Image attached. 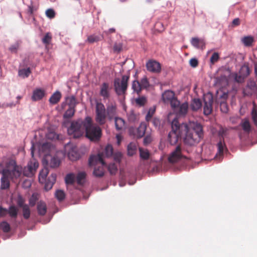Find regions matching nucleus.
<instances>
[{
	"label": "nucleus",
	"instance_id": "obj_12",
	"mask_svg": "<svg viewBox=\"0 0 257 257\" xmlns=\"http://www.w3.org/2000/svg\"><path fill=\"white\" fill-rule=\"evenodd\" d=\"M112 86L108 82H103L99 86V95L103 100L108 99L111 95Z\"/></svg>",
	"mask_w": 257,
	"mask_h": 257
},
{
	"label": "nucleus",
	"instance_id": "obj_7",
	"mask_svg": "<svg viewBox=\"0 0 257 257\" xmlns=\"http://www.w3.org/2000/svg\"><path fill=\"white\" fill-rule=\"evenodd\" d=\"M181 125L177 117H175L171 122L172 131L168 135V141L171 145L177 144L179 138L183 133V130L181 128Z\"/></svg>",
	"mask_w": 257,
	"mask_h": 257
},
{
	"label": "nucleus",
	"instance_id": "obj_28",
	"mask_svg": "<svg viewBox=\"0 0 257 257\" xmlns=\"http://www.w3.org/2000/svg\"><path fill=\"white\" fill-rule=\"evenodd\" d=\"M103 38V36L100 37L98 35H96V34H92L87 37V38L86 40V42H87L90 44H92L95 42H97L100 41Z\"/></svg>",
	"mask_w": 257,
	"mask_h": 257
},
{
	"label": "nucleus",
	"instance_id": "obj_9",
	"mask_svg": "<svg viewBox=\"0 0 257 257\" xmlns=\"http://www.w3.org/2000/svg\"><path fill=\"white\" fill-rule=\"evenodd\" d=\"M162 98L164 103H170L171 107H176L179 104V100L175 97L173 91H165L162 94Z\"/></svg>",
	"mask_w": 257,
	"mask_h": 257
},
{
	"label": "nucleus",
	"instance_id": "obj_13",
	"mask_svg": "<svg viewBox=\"0 0 257 257\" xmlns=\"http://www.w3.org/2000/svg\"><path fill=\"white\" fill-rule=\"evenodd\" d=\"M39 164L35 161H32L28 163L27 167H25L23 174L25 176L32 177L35 173Z\"/></svg>",
	"mask_w": 257,
	"mask_h": 257
},
{
	"label": "nucleus",
	"instance_id": "obj_41",
	"mask_svg": "<svg viewBox=\"0 0 257 257\" xmlns=\"http://www.w3.org/2000/svg\"><path fill=\"white\" fill-rule=\"evenodd\" d=\"M21 43L17 41L14 44L12 45L9 48V51L12 53H17L19 49Z\"/></svg>",
	"mask_w": 257,
	"mask_h": 257
},
{
	"label": "nucleus",
	"instance_id": "obj_45",
	"mask_svg": "<svg viewBox=\"0 0 257 257\" xmlns=\"http://www.w3.org/2000/svg\"><path fill=\"white\" fill-rule=\"evenodd\" d=\"M56 198L59 201H61L65 199V194L63 190H58L55 194Z\"/></svg>",
	"mask_w": 257,
	"mask_h": 257
},
{
	"label": "nucleus",
	"instance_id": "obj_1",
	"mask_svg": "<svg viewBox=\"0 0 257 257\" xmlns=\"http://www.w3.org/2000/svg\"><path fill=\"white\" fill-rule=\"evenodd\" d=\"M181 128L186 132L184 142L189 146H194L200 142L203 137L202 126L198 123L192 122L189 125L182 123Z\"/></svg>",
	"mask_w": 257,
	"mask_h": 257
},
{
	"label": "nucleus",
	"instance_id": "obj_10",
	"mask_svg": "<svg viewBox=\"0 0 257 257\" xmlns=\"http://www.w3.org/2000/svg\"><path fill=\"white\" fill-rule=\"evenodd\" d=\"M9 214L12 219H16L18 215V209L14 205H11L8 209L0 207V217H5Z\"/></svg>",
	"mask_w": 257,
	"mask_h": 257
},
{
	"label": "nucleus",
	"instance_id": "obj_15",
	"mask_svg": "<svg viewBox=\"0 0 257 257\" xmlns=\"http://www.w3.org/2000/svg\"><path fill=\"white\" fill-rule=\"evenodd\" d=\"M257 90V86L255 82L252 79H249L247 81L246 86L243 89V94L244 95H251Z\"/></svg>",
	"mask_w": 257,
	"mask_h": 257
},
{
	"label": "nucleus",
	"instance_id": "obj_30",
	"mask_svg": "<svg viewBox=\"0 0 257 257\" xmlns=\"http://www.w3.org/2000/svg\"><path fill=\"white\" fill-rule=\"evenodd\" d=\"M66 102L69 107L74 108H75L78 103L76 97L73 95L67 97L66 98Z\"/></svg>",
	"mask_w": 257,
	"mask_h": 257
},
{
	"label": "nucleus",
	"instance_id": "obj_53",
	"mask_svg": "<svg viewBox=\"0 0 257 257\" xmlns=\"http://www.w3.org/2000/svg\"><path fill=\"white\" fill-rule=\"evenodd\" d=\"M68 157L72 161H76L79 159V155L78 153L71 151L68 153Z\"/></svg>",
	"mask_w": 257,
	"mask_h": 257
},
{
	"label": "nucleus",
	"instance_id": "obj_55",
	"mask_svg": "<svg viewBox=\"0 0 257 257\" xmlns=\"http://www.w3.org/2000/svg\"><path fill=\"white\" fill-rule=\"evenodd\" d=\"M38 200L37 195L36 194H33L32 196L29 199V204L31 206L33 207L36 204V201Z\"/></svg>",
	"mask_w": 257,
	"mask_h": 257
},
{
	"label": "nucleus",
	"instance_id": "obj_33",
	"mask_svg": "<svg viewBox=\"0 0 257 257\" xmlns=\"http://www.w3.org/2000/svg\"><path fill=\"white\" fill-rule=\"evenodd\" d=\"M86 174L84 172H79L76 176V181L77 184L83 185L85 182Z\"/></svg>",
	"mask_w": 257,
	"mask_h": 257
},
{
	"label": "nucleus",
	"instance_id": "obj_52",
	"mask_svg": "<svg viewBox=\"0 0 257 257\" xmlns=\"http://www.w3.org/2000/svg\"><path fill=\"white\" fill-rule=\"evenodd\" d=\"M132 88L135 91L139 92L142 89L140 82L137 80L134 81L132 84Z\"/></svg>",
	"mask_w": 257,
	"mask_h": 257
},
{
	"label": "nucleus",
	"instance_id": "obj_34",
	"mask_svg": "<svg viewBox=\"0 0 257 257\" xmlns=\"http://www.w3.org/2000/svg\"><path fill=\"white\" fill-rule=\"evenodd\" d=\"M202 106L201 101L199 99H194L191 105L193 110L196 111L200 109Z\"/></svg>",
	"mask_w": 257,
	"mask_h": 257
},
{
	"label": "nucleus",
	"instance_id": "obj_58",
	"mask_svg": "<svg viewBox=\"0 0 257 257\" xmlns=\"http://www.w3.org/2000/svg\"><path fill=\"white\" fill-rule=\"evenodd\" d=\"M251 117L254 124L257 126V110L254 107L251 111Z\"/></svg>",
	"mask_w": 257,
	"mask_h": 257
},
{
	"label": "nucleus",
	"instance_id": "obj_14",
	"mask_svg": "<svg viewBox=\"0 0 257 257\" xmlns=\"http://www.w3.org/2000/svg\"><path fill=\"white\" fill-rule=\"evenodd\" d=\"M182 152V150L181 146H177L175 150L168 157V161L172 163L177 162L184 157Z\"/></svg>",
	"mask_w": 257,
	"mask_h": 257
},
{
	"label": "nucleus",
	"instance_id": "obj_42",
	"mask_svg": "<svg viewBox=\"0 0 257 257\" xmlns=\"http://www.w3.org/2000/svg\"><path fill=\"white\" fill-rule=\"evenodd\" d=\"M75 176L72 173L67 174L65 178V183L67 184H73L74 183Z\"/></svg>",
	"mask_w": 257,
	"mask_h": 257
},
{
	"label": "nucleus",
	"instance_id": "obj_29",
	"mask_svg": "<svg viewBox=\"0 0 257 257\" xmlns=\"http://www.w3.org/2000/svg\"><path fill=\"white\" fill-rule=\"evenodd\" d=\"M137 149V145L134 143H130L127 148V155L129 156H133L136 153Z\"/></svg>",
	"mask_w": 257,
	"mask_h": 257
},
{
	"label": "nucleus",
	"instance_id": "obj_59",
	"mask_svg": "<svg viewBox=\"0 0 257 257\" xmlns=\"http://www.w3.org/2000/svg\"><path fill=\"white\" fill-rule=\"evenodd\" d=\"M141 88H146L149 86V82L146 77L143 78L140 82Z\"/></svg>",
	"mask_w": 257,
	"mask_h": 257
},
{
	"label": "nucleus",
	"instance_id": "obj_60",
	"mask_svg": "<svg viewBox=\"0 0 257 257\" xmlns=\"http://www.w3.org/2000/svg\"><path fill=\"white\" fill-rule=\"evenodd\" d=\"M155 109H150L146 116V120L147 121H150L151 118H152L154 113H155Z\"/></svg>",
	"mask_w": 257,
	"mask_h": 257
},
{
	"label": "nucleus",
	"instance_id": "obj_4",
	"mask_svg": "<svg viewBox=\"0 0 257 257\" xmlns=\"http://www.w3.org/2000/svg\"><path fill=\"white\" fill-rule=\"evenodd\" d=\"M103 155L101 153L97 155H92L89 159V165L94 166L93 174L96 177H101L104 174V166L105 163L103 161Z\"/></svg>",
	"mask_w": 257,
	"mask_h": 257
},
{
	"label": "nucleus",
	"instance_id": "obj_24",
	"mask_svg": "<svg viewBox=\"0 0 257 257\" xmlns=\"http://www.w3.org/2000/svg\"><path fill=\"white\" fill-rule=\"evenodd\" d=\"M61 98V94L59 91L53 93L49 98V102L52 104H56L59 102Z\"/></svg>",
	"mask_w": 257,
	"mask_h": 257
},
{
	"label": "nucleus",
	"instance_id": "obj_31",
	"mask_svg": "<svg viewBox=\"0 0 257 257\" xmlns=\"http://www.w3.org/2000/svg\"><path fill=\"white\" fill-rule=\"evenodd\" d=\"M49 173L48 168L45 167L39 173V180L40 183H44Z\"/></svg>",
	"mask_w": 257,
	"mask_h": 257
},
{
	"label": "nucleus",
	"instance_id": "obj_50",
	"mask_svg": "<svg viewBox=\"0 0 257 257\" xmlns=\"http://www.w3.org/2000/svg\"><path fill=\"white\" fill-rule=\"evenodd\" d=\"M220 110L223 113H227L228 110L227 104L225 101H220Z\"/></svg>",
	"mask_w": 257,
	"mask_h": 257
},
{
	"label": "nucleus",
	"instance_id": "obj_36",
	"mask_svg": "<svg viewBox=\"0 0 257 257\" xmlns=\"http://www.w3.org/2000/svg\"><path fill=\"white\" fill-rule=\"evenodd\" d=\"M253 38L252 36H245L242 38L241 42L244 46L247 47L251 46L253 42Z\"/></svg>",
	"mask_w": 257,
	"mask_h": 257
},
{
	"label": "nucleus",
	"instance_id": "obj_11",
	"mask_svg": "<svg viewBox=\"0 0 257 257\" xmlns=\"http://www.w3.org/2000/svg\"><path fill=\"white\" fill-rule=\"evenodd\" d=\"M204 114L206 115L210 114L212 111V104L213 102V95L211 93L206 94L204 97Z\"/></svg>",
	"mask_w": 257,
	"mask_h": 257
},
{
	"label": "nucleus",
	"instance_id": "obj_20",
	"mask_svg": "<svg viewBox=\"0 0 257 257\" xmlns=\"http://www.w3.org/2000/svg\"><path fill=\"white\" fill-rule=\"evenodd\" d=\"M49 157L50 156L46 157L48 166H49L51 168H55L58 167L60 164V161L58 158L56 156H54L53 157H51V159L49 161L48 159V157Z\"/></svg>",
	"mask_w": 257,
	"mask_h": 257
},
{
	"label": "nucleus",
	"instance_id": "obj_38",
	"mask_svg": "<svg viewBox=\"0 0 257 257\" xmlns=\"http://www.w3.org/2000/svg\"><path fill=\"white\" fill-rule=\"evenodd\" d=\"M22 208L24 218L26 219H28L31 215V210L29 205H25Z\"/></svg>",
	"mask_w": 257,
	"mask_h": 257
},
{
	"label": "nucleus",
	"instance_id": "obj_8",
	"mask_svg": "<svg viewBox=\"0 0 257 257\" xmlns=\"http://www.w3.org/2000/svg\"><path fill=\"white\" fill-rule=\"evenodd\" d=\"M129 78V75H124L122 76L121 79L118 78L114 79L113 86L115 92L117 95H121L125 93L128 86Z\"/></svg>",
	"mask_w": 257,
	"mask_h": 257
},
{
	"label": "nucleus",
	"instance_id": "obj_6",
	"mask_svg": "<svg viewBox=\"0 0 257 257\" xmlns=\"http://www.w3.org/2000/svg\"><path fill=\"white\" fill-rule=\"evenodd\" d=\"M85 127V119H79L71 122V125L68 128V134L74 138L81 137L84 132Z\"/></svg>",
	"mask_w": 257,
	"mask_h": 257
},
{
	"label": "nucleus",
	"instance_id": "obj_16",
	"mask_svg": "<svg viewBox=\"0 0 257 257\" xmlns=\"http://www.w3.org/2000/svg\"><path fill=\"white\" fill-rule=\"evenodd\" d=\"M146 67L149 71L153 73H158L160 72L161 70V64L153 60H149L146 63Z\"/></svg>",
	"mask_w": 257,
	"mask_h": 257
},
{
	"label": "nucleus",
	"instance_id": "obj_3",
	"mask_svg": "<svg viewBox=\"0 0 257 257\" xmlns=\"http://www.w3.org/2000/svg\"><path fill=\"white\" fill-rule=\"evenodd\" d=\"M3 168L0 170V173H4L9 176L11 179H17L20 177L22 173V167L17 165L14 159H8L3 164Z\"/></svg>",
	"mask_w": 257,
	"mask_h": 257
},
{
	"label": "nucleus",
	"instance_id": "obj_21",
	"mask_svg": "<svg viewBox=\"0 0 257 257\" xmlns=\"http://www.w3.org/2000/svg\"><path fill=\"white\" fill-rule=\"evenodd\" d=\"M191 43L194 47L198 49H204L205 46L204 40L198 38H192Z\"/></svg>",
	"mask_w": 257,
	"mask_h": 257
},
{
	"label": "nucleus",
	"instance_id": "obj_48",
	"mask_svg": "<svg viewBox=\"0 0 257 257\" xmlns=\"http://www.w3.org/2000/svg\"><path fill=\"white\" fill-rule=\"evenodd\" d=\"M17 203L18 206L20 208H22L25 205H28V204H25V200L21 195L18 196L17 199Z\"/></svg>",
	"mask_w": 257,
	"mask_h": 257
},
{
	"label": "nucleus",
	"instance_id": "obj_44",
	"mask_svg": "<svg viewBox=\"0 0 257 257\" xmlns=\"http://www.w3.org/2000/svg\"><path fill=\"white\" fill-rule=\"evenodd\" d=\"M31 73L30 68L23 69L19 71V75L23 78L28 77Z\"/></svg>",
	"mask_w": 257,
	"mask_h": 257
},
{
	"label": "nucleus",
	"instance_id": "obj_64",
	"mask_svg": "<svg viewBox=\"0 0 257 257\" xmlns=\"http://www.w3.org/2000/svg\"><path fill=\"white\" fill-rule=\"evenodd\" d=\"M152 123H153V125L156 127H159L161 125L160 120L159 118H156V117L153 118V119L152 120Z\"/></svg>",
	"mask_w": 257,
	"mask_h": 257
},
{
	"label": "nucleus",
	"instance_id": "obj_62",
	"mask_svg": "<svg viewBox=\"0 0 257 257\" xmlns=\"http://www.w3.org/2000/svg\"><path fill=\"white\" fill-rule=\"evenodd\" d=\"M122 44L121 43H115L113 47V51L115 52H119L122 50Z\"/></svg>",
	"mask_w": 257,
	"mask_h": 257
},
{
	"label": "nucleus",
	"instance_id": "obj_27",
	"mask_svg": "<svg viewBox=\"0 0 257 257\" xmlns=\"http://www.w3.org/2000/svg\"><path fill=\"white\" fill-rule=\"evenodd\" d=\"M115 128L117 131L122 130L125 125V121L120 117H116L114 118Z\"/></svg>",
	"mask_w": 257,
	"mask_h": 257
},
{
	"label": "nucleus",
	"instance_id": "obj_46",
	"mask_svg": "<svg viewBox=\"0 0 257 257\" xmlns=\"http://www.w3.org/2000/svg\"><path fill=\"white\" fill-rule=\"evenodd\" d=\"M58 135L53 131H49L46 135V138L50 140H58Z\"/></svg>",
	"mask_w": 257,
	"mask_h": 257
},
{
	"label": "nucleus",
	"instance_id": "obj_47",
	"mask_svg": "<svg viewBox=\"0 0 257 257\" xmlns=\"http://www.w3.org/2000/svg\"><path fill=\"white\" fill-rule=\"evenodd\" d=\"M108 170L112 175H114L117 171V166L114 163H111L108 166Z\"/></svg>",
	"mask_w": 257,
	"mask_h": 257
},
{
	"label": "nucleus",
	"instance_id": "obj_18",
	"mask_svg": "<svg viewBox=\"0 0 257 257\" xmlns=\"http://www.w3.org/2000/svg\"><path fill=\"white\" fill-rule=\"evenodd\" d=\"M56 174L55 173L52 174L47 180L46 179L44 182L45 183L44 189L45 190L49 191L51 189L56 182Z\"/></svg>",
	"mask_w": 257,
	"mask_h": 257
},
{
	"label": "nucleus",
	"instance_id": "obj_5",
	"mask_svg": "<svg viewBox=\"0 0 257 257\" xmlns=\"http://www.w3.org/2000/svg\"><path fill=\"white\" fill-rule=\"evenodd\" d=\"M86 136L91 141H97L101 136V130L99 126H94L92 123L91 117L85 118V132Z\"/></svg>",
	"mask_w": 257,
	"mask_h": 257
},
{
	"label": "nucleus",
	"instance_id": "obj_49",
	"mask_svg": "<svg viewBox=\"0 0 257 257\" xmlns=\"http://www.w3.org/2000/svg\"><path fill=\"white\" fill-rule=\"evenodd\" d=\"M104 154L107 157H109L113 154V148L111 145H107L105 149Z\"/></svg>",
	"mask_w": 257,
	"mask_h": 257
},
{
	"label": "nucleus",
	"instance_id": "obj_32",
	"mask_svg": "<svg viewBox=\"0 0 257 257\" xmlns=\"http://www.w3.org/2000/svg\"><path fill=\"white\" fill-rule=\"evenodd\" d=\"M140 158L144 160H147L149 159L150 154L147 149L139 148Z\"/></svg>",
	"mask_w": 257,
	"mask_h": 257
},
{
	"label": "nucleus",
	"instance_id": "obj_61",
	"mask_svg": "<svg viewBox=\"0 0 257 257\" xmlns=\"http://www.w3.org/2000/svg\"><path fill=\"white\" fill-rule=\"evenodd\" d=\"M219 56L218 53L215 52L214 53L210 58V62L212 64H214L217 62L219 59Z\"/></svg>",
	"mask_w": 257,
	"mask_h": 257
},
{
	"label": "nucleus",
	"instance_id": "obj_17",
	"mask_svg": "<svg viewBox=\"0 0 257 257\" xmlns=\"http://www.w3.org/2000/svg\"><path fill=\"white\" fill-rule=\"evenodd\" d=\"M179 115H185L187 114L188 109V104L187 102L180 104L179 101V104L176 107H172Z\"/></svg>",
	"mask_w": 257,
	"mask_h": 257
},
{
	"label": "nucleus",
	"instance_id": "obj_40",
	"mask_svg": "<svg viewBox=\"0 0 257 257\" xmlns=\"http://www.w3.org/2000/svg\"><path fill=\"white\" fill-rule=\"evenodd\" d=\"M218 148V154L219 155H222L223 154V151L224 149H226V147L224 142V140H220L219 143L217 144Z\"/></svg>",
	"mask_w": 257,
	"mask_h": 257
},
{
	"label": "nucleus",
	"instance_id": "obj_57",
	"mask_svg": "<svg viewBox=\"0 0 257 257\" xmlns=\"http://www.w3.org/2000/svg\"><path fill=\"white\" fill-rule=\"evenodd\" d=\"M52 39V37L49 33H47L42 39V42L46 45L49 44Z\"/></svg>",
	"mask_w": 257,
	"mask_h": 257
},
{
	"label": "nucleus",
	"instance_id": "obj_63",
	"mask_svg": "<svg viewBox=\"0 0 257 257\" xmlns=\"http://www.w3.org/2000/svg\"><path fill=\"white\" fill-rule=\"evenodd\" d=\"M136 103L140 106H143L146 102V99L144 97H139L136 100Z\"/></svg>",
	"mask_w": 257,
	"mask_h": 257
},
{
	"label": "nucleus",
	"instance_id": "obj_54",
	"mask_svg": "<svg viewBox=\"0 0 257 257\" xmlns=\"http://www.w3.org/2000/svg\"><path fill=\"white\" fill-rule=\"evenodd\" d=\"M228 129L221 127L218 131V135L221 137L220 140H224V137L227 135Z\"/></svg>",
	"mask_w": 257,
	"mask_h": 257
},
{
	"label": "nucleus",
	"instance_id": "obj_37",
	"mask_svg": "<svg viewBox=\"0 0 257 257\" xmlns=\"http://www.w3.org/2000/svg\"><path fill=\"white\" fill-rule=\"evenodd\" d=\"M0 229H2L4 232L8 233L11 230V226L9 223L6 221H3L0 223Z\"/></svg>",
	"mask_w": 257,
	"mask_h": 257
},
{
	"label": "nucleus",
	"instance_id": "obj_22",
	"mask_svg": "<svg viewBox=\"0 0 257 257\" xmlns=\"http://www.w3.org/2000/svg\"><path fill=\"white\" fill-rule=\"evenodd\" d=\"M1 174L2 175L1 178V188L2 189H7L10 187V180L11 179V178L9 177V176L5 175L4 173Z\"/></svg>",
	"mask_w": 257,
	"mask_h": 257
},
{
	"label": "nucleus",
	"instance_id": "obj_51",
	"mask_svg": "<svg viewBox=\"0 0 257 257\" xmlns=\"http://www.w3.org/2000/svg\"><path fill=\"white\" fill-rule=\"evenodd\" d=\"M241 126L243 131L245 132L248 133L250 132V125L248 120H245L244 122H243L241 124Z\"/></svg>",
	"mask_w": 257,
	"mask_h": 257
},
{
	"label": "nucleus",
	"instance_id": "obj_39",
	"mask_svg": "<svg viewBox=\"0 0 257 257\" xmlns=\"http://www.w3.org/2000/svg\"><path fill=\"white\" fill-rule=\"evenodd\" d=\"M75 112V108L69 107V108L67 109V110L64 114L63 117L65 118H70L74 115Z\"/></svg>",
	"mask_w": 257,
	"mask_h": 257
},
{
	"label": "nucleus",
	"instance_id": "obj_2",
	"mask_svg": "<svg viewBox=\"0 0 257 257\" xmlns=\"http://www.w3.org/2000/svg\"><path fill=\"white\" fill-rule=\"evenodd\" d=\"M116 105L115 103H110L107 105L105 108L104 104L101 102H97L95 107L96 122L99 125L104 124L106 122V118L109 120L116 117Z\"/></svg>",
	"mask_w": 257,
	"mask_h": 257
},
{
	"label": "nucleus",
	"instance_id": "obj_19",
	"mask_svg": "<svg viewBox=\"0 0 257 257\" xmlns=\"http://www.w3.org/2000/svg\"><path fill=\"white\" fill-rule=\"evenodd\" d=\"M45 95V91L41 88H37L33 91L32 96L33 101H36L42 99Z\"/></svg>",
	"mask_w": 257,
	"mask_h": 257
},
{
	"label": "nucleus",
	"instance_id": "obj_23",
	"mask_svg": "<svg viewBox=\"0 0 257 257\" xmlns=\"http://www.w3.org/2000/svg\"><path fill=\"white\" fill-rule=\"evenodd\" d=\"M37 209L39 215L41 216L45 215L47 212V208L46 204L44 202L42 201L38 202Z\"/></svg>",
	"mask_w": 257,
	"mask_h": 257
},
{
	"label": "nucleus",
	"instance_id": "obj_25",
	"mask_svg": "<svg viewBox=\"0 0 257 257\" xmlns=\"http://www.w3.org/2000/svg\"><path fill=\"white\" fill-rule=\"evenodd\" d=\"M228 83V78L225 75H221V76L216 77V84L220 86H224Z\"/></svg>",
	"mask_w": 257,
	"mask_h": 257
},
{
	"label": "nucleus",
	"instance_id": "obj_43",
	"mask_svg": "<svg viewBox=\"0 0 257 257\" xmlns=\"http://www.w3.org/2000/svg\"><path fill=\"white\" fill-rule=\"evenodd\" d=\"M127 119L130 122H134L137 120V115L133 110L127 113Z\"/></svg>",
	"mask_w": 257,
	"mask_h": 257
},
{
	"label": "nucleus",
	"instance_id": "obj_35",
	"mask_svg": "<svg viewBox=\"0 0 257 257\" xmlns=\"http://www.w3.org/2000/svg\"><path fill=\"white\" fill-rule=\"evenodd\" d=\"M239 74L244 78L248 76L250 74V69L248 66L246 65H243L240 69Z\"/></svg>",
	"mask_w": 257,
	"mask_h": 257
},
{
	"label": "nucleus",
	"instance_id": "obj_56",
	"mask_svg": "<svg viewBox=\"0 0 257 257\" xmlns=\"http://www.w3.org/2000/svg\"><path fill=\"white\" fill-rule=\"evenodd\" d=\"M56 13L54 10L52 9H49L46 11V16L50 18L53 19L55 17Z\"/></svg>",
	"mask_w": 257,
	"mask_h": 257
},
{
	"label": "nucleus",
	"instance_id": "obj_26",
	"mask_svg": "<svg viewBox=\"0 0 257 257\" xmlns=\"http://www.w3.org/2000/svg\"><path fill=\"white\" fill-rule=\"evenodd\" d=\"M146 130V125L145 123H141L137 130L136 136L138 138L143 137L145 134Z\"/></svg>",
	"mask_w": 257,
	"mask_h": 257
}]
</instances>
